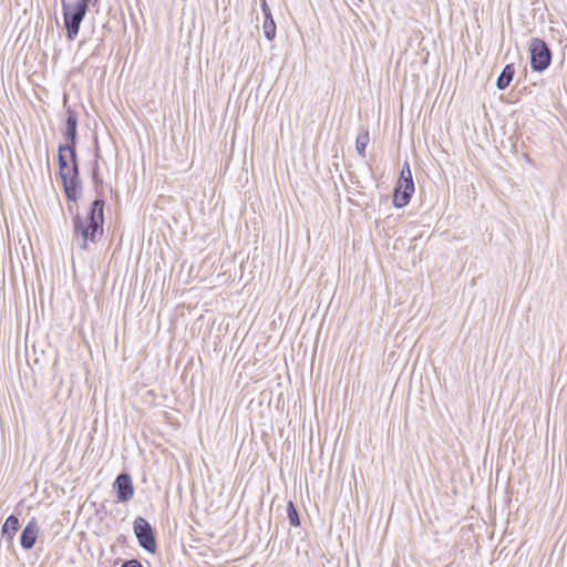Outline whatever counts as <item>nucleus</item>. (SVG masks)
Wrapping results in <instances>:
<instances>
[{
  "instance_id": "obj_12",
  "label": "nucleus",
  "mask_w": 567,
  "mask_h": 567,
  "mask_svg": "<svg viewBox=\"0 0 567 567\" xmlns=\"http://www.w3.org/2000/svg\"><path fill=\"white\" fill-rule=\"evenodd\" d=\"M369 142H370V136H369L368 131H364L357 136L355 148H357L358 154L362 158H365V156H367L365 150H367Z\"/></svg>"
},
{
  "instance_id": "obj_5",
  "label": "nucleus",
  "mask_w": 567,
  "mask_h": 567,
  "mask_svg": "<svg viewBox=\"0 0 567 567\" xmlns=\"http://www.w3.org/2000/svg\"><path fill=\"white\" fill-rule=\"evenodd\" d=\"M133 530L138 545L147 553L155 554L157 550L155 532L148 520L137 516L133 522Z\"/></svg>"
},
{
  "instance_id": "obj_11",
  "label": "nucleus",
  "mask_w": 567,
  "mask_h": 567,
  "mask_svg": "<svg viewBox=\"0 0 567 567\" xmlns=\"http://www.w3.org/2000/svg\"><path fill=\"white\" fill-rule=\"evenodd\" d=\"M99 158H100V152H99V148H96L95 159H94V163H93V166H92V169H91V178H92V182L94 184L96 193L99 195H101V192L99 190V188L102 186L103 179H102V177L100 175Z\"/></svg>"
},
{
  "instance_id": "obj_8",
  "label": "nucleus",
  "mask_w": 567,
  "mask_h": 567,
  "mask_svg": "<svg viewBox=\"0 0 567 567\" xmlns=\"http://www.w3.org/2000/svg\"><path fill=\"white\" fill-rule=\"evenodd\" d=\"M39 526L34 518H32L23 528L20 535V545L23 549H31L38 538Z\"/></svg>"
},
{
  "instance_id": "obj_2",
  "label": "nucleus",
  "mask_w": 567,
  "mask_h": 567,
  "mask_svg": "<svg viewBox=\"0 0 567 567\" xmlns=\"http://www.w3.org/2000/svg\"><path fill=\"white\" fill-rule=\"evenodd\" d=\"M105 200L102 197L95 198L89 208L86 218L80 214L73 217V231L78 239V245L85 250L87 244L96 243L103 235Z\"/></svg>"
},
{
  "instance_id": "obj_6",
  "label": "nucleus",
  "mask_w": 567,
  "mask_h": 567,
  "mask_svg": "<svg viewBox=\"0 0 567 567\" xmlns=\"http://www.w3.org/2000/svg\"><path fill=\"white\" fill-rule=\"evenodd\" d=\"M414 189L415 187L413 177L409 176L408 179V177L403 175V178H399L395 185L393 194V205L396 208H402L406 206L412 198Z\"/></svg>"
},
{
  "instance_id": "obj_15",
  "label": "nucleus",
  "mask_w": 567,
  "mask_h": 567,
  "mask_svg": "<svg viewBox=\"0 0 567 567\" xmlns=\"http://www.w3.org/2000/svg\"><path fill=\"white\" fill-rule=\"evenodd\" d=\"M100 0H75L72 2L73 6L80 7L81 9H85L89 11V6L92 3L93 6L97 4Z\"/></svg>"
},
{
  "instance_id": "obj_1",
  "label": "nucleus",
  "mask_w": 567,
  "mask_h": 567,
  "mask_svg": "<svg viewBox=\"0 0 567 567\" xmlns=\"http://www.w3.org/2000/svg\"><path fill=\"white\" fill-rule=\"evenodd\" d=\"M61 133L66 143L58 147L59 175L68 200L76 203L82 196L83 187L76 153L78 113L70 106L66 107Z\"/></svg>"
},
{
  "instance_id": "obj_9",
  "label": "nucleus",
  "mask_w": 567,
  "mask_h": 567,
  "mask_svg": "<svg viewBox=\"0 0 567 567\" xmlns=\"http://www.w3.org/2000/svg\"><path fill=\"white\" fill-rule=\"evenodd\" d=\"M515 75V66L513 63L506 64L496 80V87L501 91L507 89Z\"/></svg>"
},
{
  "instance_id": "obj_16",
  "label": "nucleus",
  "mask_w": 567,
  "mask_h": 567,
  "mask_svg": "<svg viewBox=\"0 0 567 567\" xmlns=\"http://www.w3.org/2000/svg\"><path fill=\"white\" fill-rule=\"evenodd\" d=\"M403 175L406 176L408 178L409 176H412L410 164L408 162L403 163L399 178H403Z\"/></svg>"
},
{
  "instance_id": "obj_18",
  "label": "nucleus",
  "mask_w": 567,
  "mask_h": 567,
  "mask_svg": "<svg viewBox=\"0 0 567 567\" xmlns=\"http://www.w3.org/2000/svg\"><path fill=\"white\" fill-rule=\"evenodd\" d=\"M260 2H261L260 4H261V10H262L264 17L265 18L266 17H271L272 16L271 14V10H270L267 1L266 0H260Z\"/></svg>"
},
{
  "instance_id": "obj_7",
  "label": "nucleus",
  "mask_w": 567,
  "mask_h": 567,
  "mask_svg": "<svg viewBox=\"0 0 567 567\" xmlns=\"http://www.w3.org/2000/svg\"><path fill=\"white\" fill-rule=\"evenodd\" d=\"M113 489L116 493L117 501L126 503L133 498L134 486L128 473H121L113 483Z\"/></svg>"
},
{
  "instance_id": "obj_19",
  "label": "nucleus",
  "mask_w": 567,
  "mask_h": 567,
  "mask_svg": "<svg viewBox=\"0 0 567 567\" xmlns=\"http://www.w3.org/2000/svg\"><path fill=\"white\" fill-rule=\"evenodd\" d=\"M124 539H125L124 536L118 537V540H124Z\"/></svg>"
},
{
  "instance_id": "obj_10",
  "label": "nucleus",
  "mask_w": 567,
  "mask_h": 567,
  "mask_svg": "<svg viewBox=\"0 0 567 567\" xmlns=\"http://www.w3.org/2000/svg\"><path fill=\"white\" fill-rule=\"evenodd\" d=\"M19 528V518L13 514L8 516L1 528L2 537H6L8 540H12Z\"/></svg>"
},
{
  "instance_id": "obj_17",
  "label": "nucleus",
  "mask_w": 567,
  "mask_h": 567,
  "mask_svg": "<svg viewBox=\"0 0 567 567\" xmlns=\"http://www.w3.org/2000/svg\"><path fill=\"white\" fill-rule=\"evenodd\" d=\"M122 567H143V565L141 564L140 560L132 558V559L124 560L122 564Z\"/></svg>"
},
{
  "instance_id": "obj_14",
  "label": "nucleus",
  "mask_w": 567,
  "mask_h": 567,
  "mask_svg": "<svg viewBox=\"0 0 567 567\" xmlns=\"http://www.w3.org/2000/svg\"><path fill=\"white\" fill-rule=\"evenodd\" d=\"M287 517L291 526H300L299 514L292 501H289L287 504Z\"/></svg>"
},
{
  "instance_id": "obj_13",
  "label": "nucleus",
  "mask_w": 567,
  "mask_h": 567,
  "mask_svg": "<svg viewBox=\"0 0 567 567\" xmlns=\"http://www.w3.org/2000/svg\"><path fill=\"white\" fill-rule=\"evenodd\" d=\"M276 22L271 17H266L262 24L264 35L268 41H272L276 37Z\"/></svg>"
},
{
  "instance_id": "obj_4",
  "label": "nucleus",
  "mask_w": 567,
  "mask_h": 567,
  "mask_svg": "<svg viewBox=\"0 0 567 567\" xmlns=\"http://www.w3.org/2000/svg\"><path fill=\"white\" fill-rule=\"evenodd\" d=\"M530 68L534 72H544L553 60L549 45L540 38H532L529 43Z\"/></svg>"
},
{
  "instance_id": "obj_3",
  "label": "nucleus",
  "mask_w": 567,
  "mask_h": 567,
  "mask_svg": "<svg viewBox=\"0 0 567 567\" xmlns=\"http://www.w3.org/2000/svg\"><path fill=\"white\" fill-rule=\"evenodd\" d=\"M61 4L66 39L69 41H73L79 34L81 23L83 22L87 11L73 6L72 2L68 0H61Z\"/></svg>"
}]
</instances>
